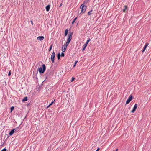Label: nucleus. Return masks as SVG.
Returning a JSON list of instances; mask_svg holds the SVG:
<instances>
[{
    "instance_id": "nucleus-13",
    "label": "nucleus",
    "mask_w": 151,
    "mask_h": 151,
    "mask_svg": "<svg viewBox=\"0 0 151 151\" xmlns=\"http://www.w3.org/2000/svg\"><path fill=\"white\" fill-rule=\"evenodd\" d=\"M13 129H14V132H17L19 130V127Z\"/></svg>"
},
{
    "instance_id": "nucleus-32",
    "label": "nucleus",
    "mask_w": 151,
    "mask_h": 151,
    "mask_svg": "<svg viewBox=\"0 0 151 151\" xmlns=\"http://www.w3.org/2000/svg\"><path fill=\"white\" fill-rule=\"evenodd\" d=\"M62 4H60V5L59 6V7H60L61 6H62Z\"/></svg>"
},
{
    "instance_id": "nucleus-7",
    "label": "nucleus",
    "mask_w": 151,
    "mask_h": 151,
    "mask_svg": "<svg viewBox=\"0 0 151 151\" xmlns=\"http://www.w3.org/2000/svg\"><path fill=\"white\" fill-rule=\"evenodd\" d=\"M127 6L125 5L124 6V8L122 9V11L123 12H125L126 11H128Z\"/></svg>"
},
{
    "instance_id": "nucleus-15",
    "label": "nucleus",
    "mask_w": 151,
    "mask_h": 151,
    "mask_svg": "<svg viewBox=\"0 0 151 151\" xmlns=\"http://www.w3.org/2000/svg\"><path fill=\"white\" fill-rule=\"evenodd\" d=\"M27 97H24L22 100L23 101H27Z\"/></svg>"
},
{
    "instance_id": "nucleus-29",
    "label": "nucleus",
    "mask_w": 151,
    "mask_h": 151,
    "mask_svg": "<svg viewBox=\"0 0 151 151\" xmlns=\"http://www.w3.org/2000/svg\"><path fill=\"white\" fill-rule=\"evenodd\" d=\"M74 79H75L73 77H72V80H71V82L73 81L74 80Z\"/></svg>"
},
{
    "instance_id": "nucleus-28",
    "label": "nucleus",
    "mask_w": 151,
    "mask_h": 151,
    "mask_svg": "<svg viewBox=\"0 0 151 151\" xmlns=\"http://www.w3.org/2000/svg\"><path fill=\"white\" fill-rule=\"evenodd\" d=\"M11 71H10L9 72V73H8V76H10V75H11Z\"/></svg>"
},
{
    "instance_id": "nucleus-31",
    "label": "nucleus",
    "mask_w": 151,
    "mask_h": 151,
    "mask_svg": "<svg viewBox=\"0 0 151 151\" xmlns=\"http://www.w3.org/2000/svg\"><path fill=\"white\" fill-rule=\"evenodd\" d=\"M99 150V148H98L96 151H98Z\"/></svg>"
},
{
    "instance_id": "nucleus-23",
    "label": "nucleus",
    "mask_w": 151,
    "mask_h": 151,
    "mask_svg": "<svg viewBox=\"0 0 151 151\" xmlns=\"http://www.w3.org/2000/svg\"><path fill=\"white\" fill-rule=\"evenodd\" d=\"M55 100V99L54 100V101H52V102H51V103L49 105L47 106V108L48 107L50 106V105H52V104L54 102V101Z\"/></svg>"
},
{
    "instance_id": "nucleus-12",
    "label": "nucleus",
    "mask_w": 151,
    "mask_h": 151,
    "mask_svg": "<svg viewBox=\"0 0 151 151\" xmlns=\"http://www.w3.org/2000/svg\"><path fill=\"white\" fill-rule=\"evenodd\" d=\"M15 132L14 131V129H12L9 132V135H12Z\"/></svg>"
},
{
    "instance_id": "nucleus-20",
    "label": "nucleus",
    "mask_w": 151,
    "mask_h": 151,
    "mask_svg": "<svg viewBox=\"0 0 151 151\" xmlns=\"http://www.w3.org/2000/svg\"><path fill=\"white\" fill-rule=\"evenodd\" d=\"M90 40H91L90 39H88L86 43L85 44H86V45H87V44H88V42L90 41Z\"/></svg>"
},
{
    "instance_id": "nucleus-14",
    "label": "nucleus",
    "mask_w": 151,
    "mask_h": 151,
    "mask_svg": "<svg viewBox=\"0 0 151 151\" xmlns=\"http://www.w3.org/2000/svg\"><path fill=\"white\" fill-rule=\"evenodd\" d=\"M87 46V45H86V44H85L83 45V47L82 49V50L83 51L85 50V49H86Z\"/></svg>"
},
{
    "instance_id": "nucleus-27",
    "label": "nucleus",
    "mask_w": 151,
    "mask_h": 151,
    "mask_svg": "<svg viewBox=\"0 0 151 151\" xmlns=\"http://www.w3.org/2000/svg\"><path fill=\"white\" fill-rule=\"evenodd\" d=\"M61 56H62V57H63V56H64V53H63V52H62L61 53Z\"/></svg>"
},
{
    "instance_id": "nucleus-6",
    "label": "nucleus",
    "mask_w": 151,
    "mask_h": 151,
    "mask_svg": "<svg viewBox=\"0 0 151 151\" xmlns=\"http://www.w3.org/2000/svg\"><path fill=\"white\" fill-rule=\"evenodd\" d=\"M137 107V105L136 104H135L132 110L131 111L132 113H134Z\"/></svg>"
},
{
    "instance_id": "nucleus-18",
    "label": "nucleus",
    "mask_w": 151,
    "mask_h": 151,
    "mask_svg": "<svg viewBox=\"0 0 151 151\" xmlns=\"http://www.w3.org/2000/svg\"><path fill=\"white\" fill-rule=\"evenodd\" d=\"M77 19V17H76L74 19V20H73V21L72 22V24H73L75 22V21L76 20V19Z\"/></svg>"
},
{
    "instance_id": "nucleus-4",
    "label": "nucleus",
    "mask_w": 151,
    "mask_h": 151,
    "mask_svg": "<svg viewBox=\"0 0 151 151\" xmlns=\"http://www.w3.org/2000/svg\"><path fill=\"white\" fill-rule=\"evenodd\" d=\"M55 56V54L54 52H53L51 56V60L52 62L54 63V58Z\"/></svg>"
},
{
    "instance_id": "nucleus-22",
    "label": "nucleus",
    "mask_w": 151,
    "mask_h": 151,
    "mask_svg": "<svg viewBox=\"0 0 151 151\" xmlns=\"http://www.w3.org/2000/svg\"><path fill=\"white\" fill-rule=\"evenodd\" d=\"M63 47H64V46H63L62 47V51L63 52H64L65 51L66 49H65V48L63 49Z\"/></svg>"
},
{
    "instance_id": "nucleus-19",
    "label": "nucleus",
    "mask_w": 151,
    "mask_h": 151,
    "mask_svg": "<svg viewBox=\"0 0 151 151\" xmlns=\"http://www.w3.org/2000/svg\"><path fill=\"white\" fill-rule=\"evenodd\" d=\"M92 10H91L89 12H88V14L89 15H91V12L92 11Z\"/></svg>"
},
{
    "instance_id": "nucleus-8",
    "label": "nucleus",
    "mask_w": 151,
    "mask_h": 151,
    "mask_svg": "<svg viewBox=\"0 0 151 151\" xmlns=\"http://www.w3.org/2000/svg\"><path fill=\"white\" fill-rule=\"evenodd\" d=\"M148 43H146L145 45L144 48H143V50H142V52H143L146 49V48L147 47V46H148Z\"/></svg>"
},
{
    "instance_id": "nucleus-34",
    "label": "nucleus",
    "mask_w": 151,
    "mask_h": 151,
    "mask_svg": "<svg viewBox=\"0 0 151 151\" xmlns=\"http://www.w3.org/2000/svg\"><path fill=\"white\" fill-rule=\"evenodd\" d=\"M118 150V149H117L116 150V151H117Z\"/></svg>"
},
{
    "instance_id": "nucleus-21",
    "label": "nucleus",
    "mask_w": 151,
    "mask_h": 151,
    "mask_svg": "<svg viewBox=\"0 0 151 151\" xmlns=\"http://www.w3.org/2000/svg\"><path fill=\"white\" fill-rule=\"evenodd\" d=\"M52 44L50 46V48H49V51H50L52 49Z\"/></svg>"
},
{
    "instance_id": "nucleus-1",
    "label": "nucleus",
    "mask_w": 151,
    "mask_h": 151,
    "mask_svg": "<svg viewBox=\"0 0 151 151\" xmlns=\"http://www.w3.org/2000/svg\"><path fill=\"white\" fill-rule=\"evenodd\" d=\"M46 70V66L44 64L42 65V67H40L38 68L39 72L40 74L44 73Z\"/></svg>"
},
{
    "instance_id": "nucleus-9",
    "label": "nucleus",
    "mask_w": 151,
    "mask_h": 151,
    "mask_svg": "<svg viewBox=\"0 0 151 151\" xmlns=\"http://www.w3.org/2000/svg\"><path fill=\"white\" fill-rule=\"evenodd\" d=\"M44 39V37L43 36H39L38 37L37 39L38 40L41 41Z\"/></svg>"
},
{
    "instance_id": "nucleus-16",
    "label": "nucleus",
    "mask_w": 151,
    "mask_h": 151,
    "mask_svg": "<svg viewBox=\"0 0 151 151\" xmlns=\"http://www.w3.org/2000/svg\"><path fill=\"white\" fill-rule=\"evenodd\" d=\"M60 56H61V55H60V53H58V55H57V58H58V60L60 59Z\"/></svg>"
},
{
    "instance_id": "nucleus-33",
    "label": "nucleus",
    "mask_w": 151,
    "mask_h": 151,
    "mask_svg": "<svg viewBox=\"0 0 151 151\" xmlns=\"http://www.w3.org/2000/svg\"><path fill=\"white\" fill-rule=\"evenodd\" d=\"M31 22L32 24H33V22H32V21H31Z\"/></svg>"
},
{
    "instance_id": "nucleus-25",
    "label": "nucleus",
    "mask_w": 151,
    "mask_h": 151,
    "mask_svg": "<svg viewBox=\"0 0 151 151\" xmlns=\"http://www.w3.org/2000/svg\"><path fill=\"white\" fill-rule=\"evenodd\" d=\"M6 148H4L1 151H6Z\"/></svg>"
},
{
    "instance_id": "nucleus-30",
    "label": "nucleus",
    "mask_w": 151,
    "mask_h": 151,
    "mask_svg": "<svg viewBox=\"0 0 151 151\" xmlns=\"http://www.w3.org/2000/svg\"><path fill=\"white\" fill-rule=\"evenodd\" d=\"M67 46H66V45L65 44L64 45V48H65V49H66Z\"/></svg>"
},
{
    "instance_id": "nucleus-10",
    "label": "nucleus",
    "mask_w": 151,
    "mask_h": 151,
    "mask_svg": "<svg viewBox=\"0 0 151 151\" xmlns=\"http://www.w3.org/2000/svg\"><path fill=\"white\" fill-rule=\"evenodd\" d=\"M50 6V5H48L45 8L47 11L48 12L49 11Z\"/></svg>"
},
{
    "instance_id": "nucleus-11",
    "label": "nucleus",
    "mask_w": 151,
    "mask_h": 151,
    "mask_svg": "<svg viewBox=\"0 0 151 151\" xmlns=\"http://www.w3.org/2000/svg\"><path fill=\"white\" fill-rule=\"evenodd\" d=\"M50 74V70H47L46 72V73L45 74V76L46 77L48 76Z\"/></svg>"
},
{
    "instance_id": "nucleus-3",
    "label": "nucleus",
    "mask_w": 151,
    "mask_h": 151,
    "mask_svg": "<svg viewBox=\"0 0 151 151\" xmlns=\"http://www.w3.org/2000/svg\"><path fill=\"white\" fill-rule=\"evenodd\" d=\"M71 34H72V33H71V34H70L69 33L68 34L67 41L65 44L66 46H68V45L70 43L72 37Z\"/></svg>"
},
{
    "instance_id": "nucleus-5",
    "label": "nucleus",
    "mask_w": 151,
    "mask_h": 151,
    "mask_svg": "<svg viewBox=\"0 0 151 151\" xmlns=\"http://www.w3.org/2000/svg\"><path fill=\"white\" fill-rule=\"evenodd\" d=\"M132 96L131 95H130V96L128 98L126 101V104H128L132 100Z\"/></svg>"
},
{
    "instance_id": "nucleus-2",
    "label": "nucleus",
    "mask_w": 151,
    "mask_h": 151,
    "mask_svg": "<svg viewBox=\"0 0 151 151\" xmlns=\"http://www.w3.org/2000/svg\"><path fill=\"white\" fill-rule=\"evenodd\" d=\"M87 6L84 3L82 4L80 8L81 9V12L84 13L85 12Z\"/></svg>"
},
{
    "instance_id": "nucleus-26",
    "label": "nucleus",
    "mask_w": 151,
    "mask_h": 151,
    "mask_svg": "<svg viewBox=\"0 0 151 151\" xmlns=\"http://www.w3.org/2000/svg\"><path fill=\"white\" fill-rule=\"evenodd\" d=\"M77 62H78L77 61H76L75 62V64L73 66L74 67H75L76 66V63H77Z\"/></svg>"
},
{
    "instance_id": "nucleus-24",
    "label": "nucleus",
    "mask_w": 151,
    "mask_h": 151,
    "mask_svg": "<svg viewBox=\"0 0 151 151\" xmlns=\"http://www.w3.org/2000/svg\"><path fill=\"white\" fill-rule=\"evenodd\" d=\"M14 109V107L13 106H12L11 108H10V110H11V112H12V111Z\"/></svg>"
},
{
    "instance_id": "nucleus-17",
    "label": "nucleus",
    "mask_w": 151,
    "mask_h": 151,
    "mask_svg": "<svg viewBox=\"0 0 151 151\" xmlns=\"http://www.w3.org/2000/svg\"><path fill=\"white\" fill-rule=\"evenodd\" d=\"M68 33V30L66 29L65 31V36H66L67 35Z\"/></svg>"
}]
</instances>
